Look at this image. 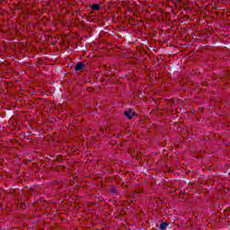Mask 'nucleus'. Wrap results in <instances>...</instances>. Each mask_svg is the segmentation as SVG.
<instances>
[{
  "mask_svg": "<svg viewBox=\"0 0 230 230\" xmlns=\"http://www.w3.org/2000/svg\"><path fill=\"white\" fill-rule=\"evenodd\" d=\"M135 114H136V111H134V110H132V108H128V110H125V111H124V116H126V118H128V119L134 118Z\"/></svg>",
  "mask_w": 230,
  "mask_h": 230,
  "instance_id": "f257e3e1",
  "label": "nucleus"
},
{
  "mask_svg": "<svg viewBox=\"0 0 230 230\" xmlns=\"http://www.w3.org/2000/svg\"><path fill=\"white\" fill-rule=\"evenodd\" d=\"M167 226H168V223H161L160 230H166Z\"/></svg>",
  "mask_w": 230,
  "mask_h": 230,
  "instance_id": "20e7f679",
  "label": "nucleus"
},
{
  "mask_svg": "<svg viewBox=\"0 0 230 230\" xmlns=\"http://www.w3.org/2000/svg\"><path fill=\"white\" fill-rule=\"evenodd\" d=\"M111 192H115V189H111Z\"/></svg>",
  "mask_w": 230,
  "mask_h": 230,
  "instance_id": "423d86ee",
  "label": "nucleus"
},
{
  "mask_svg": "<svg viewBox=\"0 0 230 230\" xmlns=\"http://www.w3.org/2000/svg\"><path fill=\"white\" fill-rule=\"evenodd\" d=\"M226 212H230V207H228L227 208H226V210H224L225 214H226Z\"/></svg>",
  "mask_w": 230,
  "mask_h": 230,
  "instance_id": "39448f33",
  "label": "nucleus"
},
{
  "mask_svg": "<svg viewBox=\"0 0 230 230\" xmlns=\"http://www.w3.org/2000/svg\"><path fill=\"white\" fill-rule=\"evenodd\" d=\"M86 67V64L84 62H77L75 66V71H82V69H84Z\"/></svg>",
  "mask_w": 230,
  "mask_h": 230,
  "instance_id": "f03ea898",
  "label": "nucleus"
},
{
  "mask_svg": "<svg viewBox=\"0 0 230 230\" xmlns=\"http://www.w3.org/2000/svg\"><path fill=\"white\" fill-rule=\"evenodd\" d=\"M93 10H100L101 6L97 3H93L91 6Z\"/></svg>",
  "mask_w": 230,
  "mask_h": 230,
  "instance_id": "7ed1b4c3",
  "label": "nucleus"
}]
</instances>
